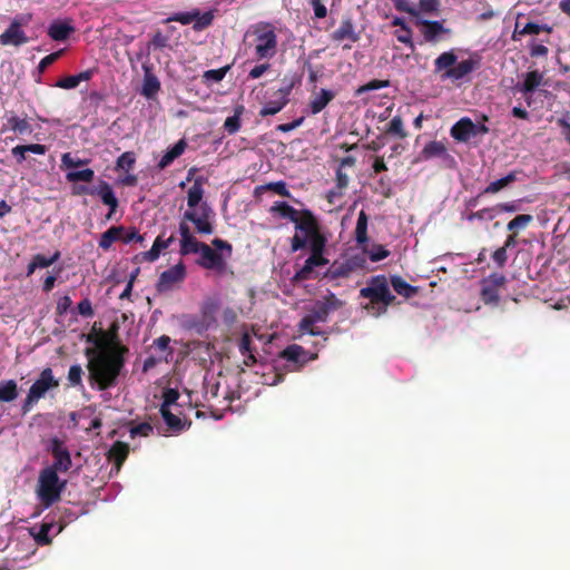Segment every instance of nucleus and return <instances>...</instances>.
<instances>
[{"instance_id":"f257e3e1","label":"nucleus","mask_w":570,"mask_h":570,"mask_svg":"<svg viewBox=\"0 0 570 570\" xmlns=\"http://www.w3.org/2000/svg\"><path fill=\"white\" fill-rule=\"evenodd\" d=\"M117 326H114L111 337L112 347L106 353L97 355L88 363L89 380L105 391L116 385L117 379L125 366V355L128 347L117 342Z\"/></svg>"},{"instance_id":"f03ea898","label":"nucleus","mask_w":570,"mask_h":570,"mask_svg":"<svg viewBox=\"0 0 570 570\" xmlns=\"http://www.w3.org/2000/svg\"><path fill=\"white\" fill-rule=\"evenodd\" d=\"M360 297L368 299L363 308L375 317L385 314L396 301L395 295L390 289L389 278L383 274L371 276L366 286L360 289Z\"/></svg>"},{"instance_id":"7ed1b4c3","label":"nucleus","mask_w":570,"mask_h":570,"mask_svg":"<svg viewBox=\"0 0 570 570\" xmlns=\"http://www.w3.org/2000/svg\"><path fill=\"white\" fill-rule=\"evenodd\" d=\"M303 228L304 234L295 233L291 238L292 252H297L308 246L311 255L306 258L307 263L314 268L327 265L328 259L324 256L327 238L321 232L320 224L313 228L305 225Z\"/></svg>"},{"instance_id":"20e7f679","label":"nucleus","mask_w":570,"mask_h":570,"mask_svg":"<svg viewBox=\"0 0 570 570\" xmlns=\"http://www.w3.org/2000/svg\"><path fill=\"white\" fill-rule=\"evenodd\" d=\"M222 302L216 296H207L199 305L198 314H184L180 325L184 330L204 335L207 331L216 328L218 325L217 314Z\"/></svg>"},{"instance_id":"39448f33","label":"nucleus","mask_w":570,"mask_h":570,"mask_svg":"<svg viewBox=\"0 0 570 570\" xmlns=\"http://www.w3.org/2000/svg\"><path fill=\"white\" fill-rule=\"evenodd\" d=\"M245 37H253L256 60H269L277 51V35L271 22L253 24Z\"/></svg>"},{"instance_id":"423d86ee","label":"nucleus","mask_w":570,"mask_h":570,"mask_svg":"<svg viewBox=\"0 0 570 570\" xmlns=\"http://www.w3.org/2000/svg\"><path fill=\"white\" fill-rule=\"evenodd\" d=\"M269 212L277 214L281 218L289 219L295 224L296 233L304 234V226L307 225L311 228L318 225L316 216L309 209L297 210L286 202H275Z\"/></svg>"},{"instance_id":"0eeeda50","label":"nucleus","mask_w":570,"mask_h":570,"mask_svg":"<svg viewBox=\"0 0 570 570\" xmlns=\"http://www.w3.org/2000/svg\"><path fill=\"white\" fill-rule=\"evenodd\" d=\"M63 487L65 482H59L56 470L46 468L40 472L38 494L47 508L60 499Z\"/></svg>"},{"instance_id":"6e6552de","label":"nucleus","mask_w":570,"mask_h":570,"mask_svg":"<svg viewBox=\"0 0 570 570\" xmlns=\"http://www.w3.org/2000/svg\"><path fill=\"white\" fill-rule=\"evenodd\" d=\"M366 259L363 255H353L343 261H335L324 273V278L335 281L338 278H348L356 271L364 269Z\"/></svg>"},{"instance_id":"1a4fd4ad","label":"nucleus","mask_w":570,"mask_h":570,"mask_svg":"<svg viewBox=\"0 0 570 570\" xmlns=\"http://www.w3.org/2000/svg\"><path fill=\"white\" fill-rule=\"evenodd\" d=\"M31 20V14H19L13 18L9 27L0 35V45L20 47L29 42L22 30Z\"/></svg>"},{"instance_id":"9d476101","label":"nucleus","mask_w":570,"mask_h":570,"mask_svg":"<svg viewBox=\"0 0 570 570\" xmlns=\"http://www.w3.org/2000/svg\"><path fill=\"white\" fill-rule=\"evenodd\" d=\"M214 20V13L213 11H206L204 13H200L198 9H194L193 11L188 12H176L169 16L166 20H164V23L168 22H179L181 24H189L194 22L193 29L195 31H202L206 28H208Z\"/></svg>"},{"instance_id":"9b49d317","label":"nucleus","mask_w":570,"mask_h":570,"mask_svg":"<svg viewBox=\"0 0 570 570\" xmlns=\"http://www.w3.org/2000/svg\"><path fill=\"white\" fill-rule=\"evenodd\" d=\"M49 451L53 458V463L48 469H53L56 472H68L72 465L71 455L65 442L55 436L50 440Z\"/></svg>"},{"instance_id":"f8f14e48","label":"nucleus","mask_w":570,"mask_h":570,"mask_svg":"<svg viewBox=\"0 0 570 570\" xmlns=\"http://www.w3.org/2000/svg\"><path fill=\"white\" fill-rule=\"evenodd\" d=\"M186 277V267L183 262L164 271L157 281L156 288L158 293L171 291L176 285L184 282Z\"/></svg>"},{"instance_id":"ddd939ff","label":"nucleus","mask_w":570,"mask_h":570,"mask_svg":"<svg viewBox=\"0 0 570 570\" xmlns=\"http://www.w3.org/2000/svg\"><path fill=\"white\" fill-rule=\"evenodd\" d=\"M507 283L502 274L493 273L482 281L481 299L484 304H498L500 301V288Z\"/></svg>"},{"instance_id":"4468645a","label":"nucleus","mask_w":570,"mask_h":570,"mask_svg":"<svg viewBox=\"0 0 570 570\" xmlns=\"http://www.w3.org/2000/svg\"><path fill=\"white\" fill-rule=\"evenodd\" d=\"M58 386L59 380L53 376V372L50 367H46L32 383L29 392L40 400L46 396L48 391L55 390Z\"/></svg>"},{"instance_id":"2eb2a0df","label":"nucleus","mask_w":570,"mask_h":570,"mask_svg":"<svg viewBox=\"0 0 570 570\" xmlns=\"http://www.w3.org/2000/svg\"><path fill=\"white\" fill-rule=\"evenodd\" d=\"M95 189L96 193L94 194V196L99 197L101 203L108 206L109 210L106 215V219L110 220L119 206L118 198L116 197L111 185L106 180H99L98 185L95 186Z\"/></svg>"},{"instance_id":"dca6fc26","label":"nucleus","mask_w":570,"mask_h":570,"mask_svg":"<svg viewBox=\"0 0 570 570\" xmlns=\"http://www.w3.org/2000/svg\"><path fill=\"white\" fill-rule=\"evenodd\" d=\"M210 212V208L205 204L200 215L188 209L184 213V219L193 223L198 234L210 235L214 233V226L209 219Z\"/></svg>"},{"instance_id":"f3484780","label":"nucleus","mask_w":570,"mask_h":570,"mask_svg":"<svg viewBox=\"0 0 570 570\" xmlns=\"http://www.w3.org/2000/svg\"><path fill=\"white\" fill-rule=\"evenodd\" d=\"M200 258L197 264L205 269L223 271L226 263L223 254L213 249L209 245L204 244L200 252Z\"/></svg>"},{"instance_id":"a211bd4d","label":"nucleus","mask_w":570,"mask_h":570,"mask_svg":"<svg viewBox=\"0 0 570 570\" xmlns=\"http://www.w3.org/2000/svg\"><path fill=\"white\" fill-rule=\"evenodd\" d=\"M479 59L469 58L460 62H455L451 70H448L441 75L442 80L451 79L453 81L461 80L473 70L479 68Z\"/></svg>"},{"instance_id":"6ab92c4d","label":"nucleus","mask_w":570,"mask_h":570,"mask_svg":"<svg viewBox=\"0 0 570 570\" xmlns=\"http://www.w3.org/2000/svg\"><path fill=\"white\" fill-rule=\"evenodd\" d=\"M4 117L7 122L2 126L1 132L8 130H12L19 135L32 132V127L27 118H20L13 111L6 112Z\"/></svg>"},{"instance_id":"aec40b11","label":"nucleus","mask_w":570,"mask_h":570,"mask_svg":"<svg viewBox=\"0 0 570 570\" xmlns=\"http://www.w3.org/2000/svg\"><path fill=\"white\" fill-rule=\"evenodd\" d=\"M53 520L48 521L47 519H45L39 525H32L29 529V533L38 546H49L52 542L50 531L53 529Z\"/></svg>"},{"instance_id":"412c9836","label":"nucleus","mask_w":570,"mask_h":570,"mask_svg":"<svg viewBox=\"0 0 570 570\" xmlns=\"http://www.w3.org/2000/svg\"><path fill=\"white\" fill-rule=\"evenodd\" d=\"M75 30L70 20H55L48 28V36L55 41H65Z\"/></svg>"},{"instance_id":"4be33fe9","label":"nucleus","mask_w":570,"mask_h":570,"mask_svg":"<svg viewBox=\"0 0 570 570\" xmlns=\"http://www.w3.org/2000/svg\"><path fill=\"white\" fill-rule=\"evenodd\" d=\"M129 454V445L121 441H116L107 452L108 461L114 463V469L118 473L127 460Z\"/></svg>"},{"instance_id":"5701e85b","label":"nucleus","mask_w":570,"mask_h":570,"mask_svg":"<svg viewBox=\"0 0 570 570\" xmlns=\"http://www.w3.org/2000/svg\"><path fill=\"white\" fill-rule=\"evenodd\" d=\"M450 135L460 142H468L473 136V121L469 117H463L456 121L450 129Z\"/></svg>"},{"instance_id":"b1692460","label":"nucleus","mask_w":570,"mask_h":570,"mask_svg":"<svg viewBox=\"0 0 570 570\" xmlns=\"http://www.w3.org/2000/svg\"><path fill=\"white\" fill-rule=\"evenodd\" d=\"M335 98V92L328 89H321L318 94L313 96L308 102V111L317 115L326 108V106Z\"/></svg>"},{"instance_id":"393cba45","label":"nucleus","mask_w":570,"mask_h":570,"mask_svg":"<svg viewBox=\"0 0 570 570\" xmlns=\"http://www.w3.org/2000/svg\"><path fill=\"white\" fill-rule=\"evenodd\" d=\"M334 41H343L345 39L356 42L360 40V35L355 32L354 24L351 18H346L341 22V26L332 33Z\"/></svg>"},{"instance_id":"a878e982","label":"nucleus","mask_w":570,"mask_h":570,"mask_svg":"<svg viewBox=\"0 0 570 570\" xmlns=\"http://www.w3.org/2000/svg\"><path fill=\"white\" fill-rule=\"evenodd\" d=\"M542 80L543 75L540 71H529L523 76V82L517 85L515 89L527 96L533 92L542 83Z\"/></svg>"},{"instance_id":"bb28decb","label":"nucleus","mask_w":570,"mask_h":570,"mask_svg":"<svg viewBox=\"0 0 570 570\" xmlns=\"http://www.w3.org/2000/svg\"><path fill=\"white\" fill-rule=\"evenodd\" d=\"M449 158L450 155L448 153L446 146L444 142L439 140H432L428 142L421 151L420 158L424 160H429L432 158Z\"/></svg>"},{"instance_id":"cd10ccee","label":"nucleus","mask_w":570,"mask_h":570,"mask_svg":"<svg viewBox=\"0 0 570 570\" xmlns=\"http://www.w3.org/2000/svg\"><path fill=\"white\" fill-rule=\"evenodd\" d=\"M389 283L393 287V289L404 298H412L419 293L417 286L409 284L399 275H392L391 278L389 279Z\"/></svg>"},{"instance_id":"c85d7f7f","label":"nucleus","mask_w":570,"mask_h":570,"mask_svg":"<svg viewBox=\"0 0 570 570\" xmlns=\"http://www.w3.org/2000/svg\"><path fill=\"white\" fill-rule=\"evenodd\" d=\"M187 148L185 139H179L170 149H168L161 159L158 161L157 167L163 170L168 167L176 158L181 156Z\"/></svg>"},{"instance_id":"c756f323","label":"nucleus","mask_w":570,"mask_h":570,"mask_svg":"<svg viewBox=\"0 0 570 570\" xmlns=\"http://www.w3.org/2000/svg\"><path fill=\"white\" fill-rule=\"evenodd\" d=\"M542 31L551 32V27L547 24H538L535 22H528L523 26V28L520 29V24L517 22L512 33V40L518 41L520 40L521 36L539 35Z\"/></svg>"},{"instance_id":"7c9ffc66","label":"nucleus","mask_w":570,"mask_h":570,"mask_svg":"<svg viewBox=\"0 0 570 570\" xmlns=\"http://www.w3.org/2000/svg\"><path fill=\"white\" fill-rule=\"evenodd\" d=\"M367 222L368 217L364 210H361L357 217L356 227H355V240L358 246L365 250V246L368 243L367 236Z\"/></svg>"},{"instance_id":"2f4dec72","label":"nucleus","mask_w":570,"mask_h":570,"mask_svg":"<svg viewBox=\"0 0 570 570\" xmlns=\"http://www.w3.org/2000/svg\"><path fill=\"white\" fill-rule=\"evenodd\" d=\"M175 240V237L171 235L169 238L167 239H163L160 236H158L151 248L145 253H142V257L145 261L147 262H155L159 258V255L161 253V250L166 249L169 247V245Z\"/></svg>"},{"instance_id":"473e14b6","label":"nucleus","mask_w":570,"mask_h":570,"mask_svg":"<svg viewBox=\"0 0 570 570\" xmlns=\"http://www.w3.org/2000/svg\"><path fill=\"white\" fill-rule=\"evenodd\" d=\"M306 352L303 346L297 344H292L283 350L279 356L288 362H293L298 365H303L306 363L305 358Z\"/></svg>"},{"instance_id":"72a5a7b5","label":"nucleus","mask_w":570,"mask_h":570,"mask_svg":"<svg viewBox=\"0 0 570 570\" xmlns=\"http://www.w3.org/2000/svg\"><path fill=\"white\" fill-rule=\"evenodd\" d=\"M124 226H112L108 228L105 233L101 234L99 239V247L104 250H108L111 245L121 238L122 233H125Z\"/></svg>"},{"instance_id":"f704fd0d","label":"nucleus","mask_w":570,"mask_h":570,"mask_svg":"<svg viewBox=\"0 0 570 570\" xmlns=\"http://www.w3.org/2000/svg\"><path fill=\"white\" fill-rule=\"evenodd\" d=\"M423 37L426 41L432 42L435 41L436 38L446 32L448 30L443 27L442 22L436 20H423Z\"/></svg>"},{"instance_id":"c9c22d12","label":"nucleus","mask_w":570,"mask_h":570,"mask_svg":"<svg viewBox=\"0 0 570 570\" xmlns=\"http://www.w3.org/2000/svg\"><path fill=\"white\" fill-rule=\"evenodd\" d=\"M458 61V57L454 53L453 50L442 52L435 60H434V72H445L448 70H451L455 62Z\"/></svg>"},{"instance_id":"e433bc0d","label":"nucleus","mask_w":570,"mask_h":570,"mask_svg":"<svg viewBox=\"0 0 570 570\" xmlns=\"http://www.w3.org/2000/svg\"><path fill=\"white\" fill-rule=\"evenodd\" d=\"M142 68L145 70L142 94L146 97H153L160 90V82L158 78L151 73L149 67L144 65Z\"/></svg>"},{"instance_id":"4c0bfd02","label":"nucleus","mask_w":570,"mask_h":570,"mask_svg":"<svg viewBox=\"0 0 570 570\" xmlns=\"http://www.w3.org/2000/svg\"><path fill=\"white\" fill-rule=\"evenodd\" d=\"M19 395L18 384L14 380L0 381V402H12Z\"/></svg>"},{"instance_id":"58836bf2","label":"nucleus","mask_w":570,"mask_h":570,"mask_svg":"<svg viewBox=\"0 0 570 570\" xmlns=\"http://www.w3.org/2000/svg\"><path fill=\"white\" fill-rule=\"evenodd\" d=\"M517 180V171H511L509 173L507 176L498 179V180H494L492 183H490L484 189L483 191L479 195V197L481 195H484V194H497L499 193L501 189H503L504 187H507L508 185H510L511 183H514Z\"/></svg>"},{"instance_id":"ea45409f","label":"nucleus","mask_w":570,"mask_h":570,"mask_svg":"<svg viewBox=\"0 0 570 570\" xmlns=\"http://www.w3.org/2000/svg\"><path fill=\"white\" fill-rule=\"evenodd\" d=\"M167 428L173 433H179L185 429V423L183 420L174 414L170 410H159Z\"/></svg>"},{"instance_id":"a19ab883","label":"nucleus","mask_w":570,"mask_h":570,"mask_svg":"<svg viewBox=\"0 0 570 570\" xmlns=\"http://www.w3.org/2000/svg\"><path fill=\"white\" fill-rule=\"evenodd\" d=\"M204 196V188L202 184V179L197 178L195 179L193 186L188 189L187 193V205L189 208H195Z\"/></svg>"},{"instance_id":"79ce46f5","label":"nucleus","mask_w":570,"mask_h":570,"mask_svg":"<svg viewBox=\"0 0 570 570\" xmlns=\"http://www.w3.org/2000/svg\"><path fill=\"white\" fill-rule=\"evenodd\" d=\"M243 112H244V106H237L234 109V115L230 117H227L224 122L225 131H227L229 135H233V134H236L240 129V126H242L240 116L243 115Z\"/></svg>"},{"instance_id":"37998d69","label":"nucleus","mask_w":570,"mask_h":570,"mask_svg":"<svg viewBox=\"0 0 570 570\" xmlns=\"http://www.w3.org/2000/svg\"><path fill=\"white\" fill-rule=\"evenodd\" d=\"M289 99L277 98L275 100L267 101L259 110L261 117L274 116L278 114L287 104Z\"/></svg>"},{"instance_id":"c03bdc74","label":"nucleus","mask_w":570,"mask_h":570,"mask_svg":"<svg viewBox=\"0 0 570 570\" xmlns=\"http://www.w3.org/2000/svg\"><path fill=\"white\" fill-rule=\"evenodd\" d=\"M95 177V171L91 168H85L81 170H72L66 174V179L69 183H91Z\"/></svg>"},{"instance_id":"a18cd8bd","label":"nucleus","mask_w":570,"mask_h":570,"mask_svg":"<svg viewBox=\"0 0 570 570\" xmlns=\"http://www.w3.org/2000/svg\"><path fill=\"white\" fill-rule=\"evenodd\" d=\"M385 132L387 135L396 136L400 139H404L409 136L407 131L404 129V124L401 116H394L391 119Z\"/></svg>"},{"instance_id":"49530a36","label":"nucleus","mask_w":570,"mask_h":570,"mask_svg":"<svg viewBox=\"0 0 570 570\" xmlns=\"http://www.w3.org/2000/svg\"><path fill=\"white\" fill-rule=\"evenodd\" d=\"M136 164V154L134 151H125L116 160V170H125L129 173Z\"/></svg>"},{"instance_id":"de8ad7c7","label":"nucleus","mask_w":570,"mask_h":570,"mask_svg":"<svg viewBox=\"0 0 570 570\" xmlns=\"http://www.w3.org/2000/svg\"><path fill=\"white\" fill-rule=\"evenodd\" d=\"M89 159L87 158H79L71 155V153H65L61 156V169H71V168H78L83 167L89 164Z\"/></svg>"},{"instance_id":"09e8293b","label":"nucleus","mask_w":570,"mask_h":570,"mask_svg":"<svg viewBox=\"0 0 570 570\" xmlns=\"http://www.w3.org/2000/svg\"><path fill=\"white\" fill-rule=\"evenodd\" d=\"M205 243L199 242L196 237H191L185 240H180V250L179 253L183 256L189 255V254H197L200 252L203 245Z\"/></svg>"},{"instance_id":"8fccbe9b","label":"nucleus","mask_w":570,"mask_h":570,"mask_svg":"<svg viewBox=\"0 0 570 570\" xmlns=\"http://www.w3.org/2000/svg\"><path fill=\"white\" fill-rule=\"evenodd\" d=\"M532 220L533 217L529 214L518 215L508 223L507 229L517 233L519 229H524Z\"/></svg>"},{"instance_id":"3c124183","label":"nucleus","mask_w":570,"mask_h":570,"mask_svg":"<svg viewBox=\"0 0 570 570\" xmlns=\"http://www.w3.org/2000/svg\"><path fill=\"white\" fill-rule=\"evenodd\" d=\"M389 86H390L389 80L373 79V80L368 81L367 83L360 86L355 91V96H361L362 94H365V92H368L372 90L383 89Z\"/></svg>"},{"instance_id":"603ef678","label":"nucleus","mask_w":570,"mask_h":570,"mask_svg":"<svg viewBox=\"0 0 570 570\" xmlns=\"http://www.w3.org/2000/svg\"><path fill=\"white\" fill-rule=\"evenodd\" d=\"M258 189L272 190V191H274L275 194H277V195H279L282 197H287L288 198V197L292 196L289 190H288V188H287L286 183L283 181V180L269 183V184H267L265 186L257 187L256 191Z\"/></svg>"},{"instance_id":"864d4df0","label":"nucleus","mask_w":570,"mask_h":570,"mask_svg":"<svg viewBox=\"0 0 570 570\" xmlns=\"http://www.w3.org/2000/svg\"><path fill=\"white\" fill-rule=\"evenodd\" d=\"M83 370L79 364L71 365L68 371V382L70 386L77 387L82 385Z\"/></svg>"},{"instance_id":"5fc2aeb1","label":"nucleus","mask_w":570,"mask_h":570,"mask_svg":"<svg viewBox=\"0 0 570 570\" xmlns=\"http://www.w3.org/2000/svg\"><path fill=\"white\" fill-rule=\"evenodd\" d=\"M179 399V392L176 389L167 387L163 392V403L159 410H170V406L176 404Z\"/></svg>"},{"instance_id":"6e6d98bb","label":"nucleus","mask_w":570,"mask_h":570,"mask_svg":"<svg viewBox=\"0 0 570 570\" xmlns=\"http://www.w3.org/2000/svg\"><path fill=\"white\" fill-rule=\"evenodd\" d=\"M363 252L368 255V258L372 262H380L390 255V250H387L383 245L380 244L373 245L371 249H367L365 247V250Z\"/></svg>"},{"instance_id":"4d7b16f0","label":"nucleus","mask_w":570,"mask_h":570,"mask_svg":"<svg viewBox=\"0 0 570 570\" xmlns=\"http://www.w3.org/2000/svg\"><path fill=\"white\" fill-rule=\"evenodd\" d=\"M315 323L316 322L307 314L301 320L299 330L302 332L308 333L312 336H318L322 334V331L314 326Z\"/></svg>"},{"instance_id":"13d9d810","label":"nucleus","mask_w":570,"mask_h":570,"mask_svg":"<svg viewBox=\"0 0 570 570\" xmlns=\"http://www.w3.org/2000/svg\"><path fill=\"white\" fill-rule=\"evenodd\" d=\"M168 41H169V37L164 35L160 30H158L153 35L148 47H149V49L161 50L168 46Z\"/></svg>"},{"instance_id":"bf43d9fd","label":"nucleus","mask_w":570,"mask_h":570,"mask_svg":"<svg viewBox=\"0 0 570 570\" xmlns=\"http://www.w3.org/2000/svg\"><path fill=\"white\" fill-rule=\"evenodd\" d=\"M229 69V66H225L219 69H209L204 72L203 79L205 81H213V82H219L224 79L225 75L227 73Z\"/></svg>"},{"instance_id":"052dcab7","label":"nucleus","mask_w":570,"mask_h":570,"mask_svg":"<svg viewBox=\"0 0 570 570\" xmlns=\"http://www.w3.org/2000/svg\"><path fill=\"white\" fill-rule=\"evenodd\" d=\"M394 35L400 42L409 46L414 51L415 46L412 41V30L409 26H403V29L396 30Z\"/></svg>"},{"instance_id":"680f3d73","label":"nucleus","mask_w":570,"mask_h":570,"mask_svg":"<svg viewBox=\"0 0 570 570\" xmlns=\"http://www.w3.org/2000/svg\"><path fill=\"white\" fill-rule=\"evenodd\" d=\"M320 302L326 309H328L330 313L337 311L343 306V302L333 293H328Z\"/></svg>"},{"instance_id":"e2e57ef3","label":"nucleus","mask_w":570,"mask_h":570,"mask_svg":"<svg viewBox=\"0 0 570 570\" xmlns=\"http://www.w3.org/2000/svg\"><path fill=\"white\" fill-rule=\"evenodd\" d=\"M328 309H326L320 301L313 306L308 315L317 323V322H326L328 317Z\"/></svg>"},{"instance_id":"0e129e2a","label":"nucleus","mask_w":570,"mask_h":570,"mask_svg":"<svg viewBox=\"0 0 570 570\" xmlns=\"http://www.w3.org/2000/svg\"><path fill=\"white\" fill-rule=\"evenodd\" d=\"M60 257V252H56L51 257H46L41 254H37L32 257V261L36 263L37 268H46L55 264Z\"/></svg>"},{"instance_id":"69168bd1","label":"nucleus","mask_w":570,"mask_h":570,"mask_svg":"<svg viewBox=\"0 0 570 570\" xmlns=\"http://www.w3.org/2000/svg\"><path fill=\"white\" fill-rule=\"evenodd\" d=\"M314 267H312L307 261L304 262V265L294 274V282H304L314 278L313 276Z\"/></svg>"},{"instance_id":"338daca9","label":"nucleus","mask_w":570,"mask_h":570,"mask_svg":"<svg viewBox=\"0 0 570 570\" xmlns=\"http://www.w3.org/2000/svg\"><path fill=\"white\" fill-rule=\"evenodd\" d=\"M222 320L227 327H232L238 320V313L234 307L226 306L222 312Z\"/></svg>"},{"instance_id":"774afa93","label":"nucleus","mask_w":570,"mask_h":570,"mask_svg":"<svg viewBox=\"0 0 570 570\" xmlns=\"http://www.w3.org/2000/svg\"><path fill=\"white\" fill-rule=\"evenodd\" d=\"M497 216L495 206L480 209L470 214L469 219L492 220Z\"/></svg>"}]
</instances>
